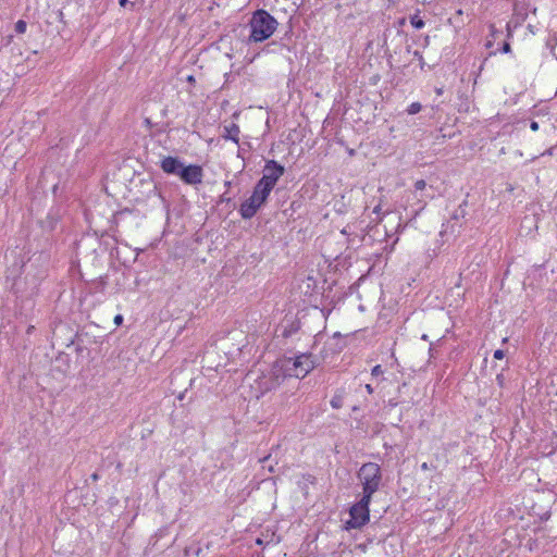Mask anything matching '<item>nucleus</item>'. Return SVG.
Returning a JSON list of instances; mask_svg holds the SVG:
<instances>
[{"label":"nucleus","mask_w":557,"mask_h":557,"mask_svg":"<svg viewBox=\"0 0 557 557\" xmlns=\"http://www.w3.org/2000/svg\"><path fill=\"white\" fill-rule=\"evenodd\" d=\"M160 168L166 174L178 176L185 184L198 185L202 183L203 170L198 164L185 165L176 157H164L160 162Z\"/></svg>","instance_id":"obj_1"},{"label":"nucleus","mask_w":557,"mask_h":557,"mask_svg":"<svg viewBox=\"0 0 557 557\" xmlns=\"http://www.w3.org/2000/svg\"><path fill=\"white\" fill-rule=\"evenodd\" d=\"M277 371L282 373L284 379L296 377L304 379L317 366L315 359L312 354H300L293 357H283L275 362Z\"/></svg>","instance_id":"obj_2"},{"label":"nucleus","mask_w":557,"mask_h":557,"mask_svg":"<svg viewBox=\"0 0 557 557\" xmlns=\"http://www.w3.org/2000/svg\"><path fill=\"white\" fill-rule=\"evenodd\" d=\"M278 22L265 10L259 9L252 13L249 21L250 42H262L269 39L277 29Z\"/></svg>","instance_id":"obj_3"},{"label":"nucleus","mask_w":557,"mask_h":557,"mask_svg":"<svg viewBox=\"0 0 557 557\" xmlns=\"http://www.w3.org/2000/svg\"><path fill=\"white\" fill-rule=\"evenodd\" d=\"M357 478L362 485V497L372 499L382 482L381 467L375 462H366L360 467Z\"/></svg>","instance_id":"obj_4"},{"label":"nucleus","mask_w":557,"mask_h":557,"mask_svg":"<svg viewBox=\"0 0 557 557\" xmlns=\"http://www.w3.org/2000/svg\"><path fill=\"white\" fill-rule=\"evenodd\" d=\"M271 191L255 185L252 195L246 199L239 208L240 216L245 220L253 218L258 210L264 205Z\"/></svg>","instance_id":"obj_5"},{"label":"nucleus","mask_w":557,"mask_h":557,"mask_svg":"<svg viewBox=\"0 0 557 557\" xmlns=\"http://www.w3.org/2000/svg\"><path fill=\"white\" fill-rule=\"evenodd\" d=\"M371 499L362 497L349 509V519L345 522L346 530L360 529L368 523L370 519L369 505Z\"/></svg>","instance_id":"obj_6"},{"label":"nucleus","mask_w":557,"mask_h":557,"mask_svg":"<svg viewBox=\"0 0 557 557\" xmlns=\"http://www.w3.org/2000/svg\"><path fill=\"white\" fill-rule=\"evenodd\" d=\"M284 172V166L278 164L275 160L267 161L263 176L257 182V185H261L264 189L272 191Z\"/></svg>","instance_id":"obj_7"},{"label":"nucleus","mask_w":557,"mask_h":557,"mask_svg":"<svg viewBox=\"0 0 557 557\" xmlns=\"http://www.w3.org/2000/svg\"><path fill=\"white\" fill-rule=\"evenodd\" d=\"M277 370L276 364L273 363L268 373H263L257 379L256 383L261 394L269 393L283 383L285 379Z\"/></svg>","instance_id":"obj_8"},{"label":"nucleus","mask_w":557,"mask_h":557,"mask_svg":"<svg viewBox=\"0 0 557 557\" xmlns=\"http://www.w3.org/2000/svg\"><path fill=\"white\" fill-rule=\"evenodd\" d=\"M460 227L461 225L459 224V218L457 214H454L450 221H448L446 224H443L441 236H444L446 234L456 235L459 233Z\"/></svg>","instance_id":"obj_9"},{"label":"nucleus","mask_w":557,"mask_h":557,"mask_svg":"<svg viewBox=\"0 0 557 557\" xmlns=\"http://www.w3.org/2000/svg\"><path fill=\"white\" fill-rule=\"evenodd\" d=\"M224 131H225V135H223V137L225 139H230V140L238 144L240 129L237 124L232 123L230 126H225Z\"/></svg>","instance_id":"obj_10"},{"label":"nucleus","mask_w":557,"mask_h":557,"mask_svg":"<svg viewBox=\"0 0 557 557\" xmlns=\"http://www.w3.org/2000/svg\"><path fill=\"white\" fill-rule=\"evenodd\" d=\"M410 24L417 29H421L425 25L424 21L418 14L410 17Z\"/></svg>","instance_id":"obj_11"},{"label":"nucleus","mask_w":557,"mask_h":557,"mask_svg":"<svg viewBox=\"0 0 557 557\" xmlns=\"http://www.w3.org/2000/svg\"><path fill=\"white\" fill-rule=\"evenodd\" d=\"M422 109V106L420 102H412L408 108H407V112L408 114L410 115H413V114H417L421 111Z\"/></svg>","instance_id":"obj_12"},{"label":"nucleus","mask_w":557,"mask_h":557,"mask_svg":"<svg viewBox=\"0 0 557 557\" xmlns=\"http://www.w3.org/2000/svg\"><path fill=\"white\" fill-rule=\"evenodd\" d=\"M26 27H27L26 22L23 20H20L15 24V32L17 34H24L26 32Z\"/></svg>","instance_id":"obj_13"},{"label":"nucleus","mask_w":557,"mask_h":557,"mask_svg":"<svg viewBox=\"0 0 557 557\" xmlns=\"http://www.w3.org/2000/svg\"><path fill=\"white\" fill-rule=\"evenodd\" d=\"M343 405V400L341 397H333L331 399V406L334 408V409H339Z\"/></svg>","instance_id":"obj_14"},{"label":"nucleus","mask_w":557,"mask_h":557,"mask_svg":"<svg viewBox=\"0 0 557 557\" xmlns=\"http://www.w3.org/2000/svg\"><path fill=\"white\" fill-rule=\"evenodd\" d=\"M426 186V182L424 180H418L416 183H414V189L416 190H423Z\"/></svg>","instance_id":"obj_15"},{"label":"nucleus","mask_w":557,"mask_h":557,"mask_svg":"<svg viewBox=\"0 0 557 557\" xmlns=\"http://www.w3.org/2000/svg\"><path fill=\"white\" fill-rule=\"evenodd\" d=\"M371 374L373 376H379V375L383 374L382 367L380 364H376L375 367H373L372 370H371Z\"/></svg>","instance_id":"obj_16"},{"label":"nucleus","mask_w":557,"mask_h":557,"mask_svg":"<svg viewBox=\"0 0 557 557\" xmlns=\"http://www.w3.org/2000/svg\"><path fill=\"white\" fill-rule=\"evenodd\" d=\"M503 53H509L511 51V46L509 42H504L500 49Z\"/></svg>","instance_id":"obj_17"},{"label":"nucleus","mask_w":557,"mask_h":557,"mask_svg":"<svg viewBox=\"0 0 557 557\" xmlns=\"http://www.w3.org/2000/svg\"><path fill=\"white\" fill-rule=\"evenodd\" d=\"M504 356H505V354H504V350H502V349H497V350L494 351V358L495 359L500 360V359L504 358Z\"/></svg>","instance_id":"obj_18"},{"label":"nucleus","mask_w":557,"mask_h":557,"mask_svg":"<svg viewBox=\"0 0 557 557\" xmlns=\"http://www.w3.org/2000/svg\"><path fill=\"white\" fill-rule=\"evenodd\" d=\"M413 55L417 58V60H419V61H420V65H421V67H423V65H424V60H423L422 54H421L419 51H414V52H413Z\"/></svg>","instance_id":"obj_19"},{"label":"nucleus","mask_w":557,"mask_h":557,"mask_svg":"<svg viewBox=\"0 0 557 557\" xmlns=\"http://www.w3.org/2000/svg\"><path fill=\"white\" fill-rule=\"evenodd\" d=\"M490 32H491V36L492 37H495L499 32L496 29L495 25H490Z\"/></svg>","instance_id":"obj_20"},{"label":"nucleus","mask_w":557,"mask_h":557,"mask_svg":"<svg viewBox=\"0 0 557 557\" xmlns=\"http://www.w3.org/2000/svg\"><path fill=\"white\" fill-rule=\"evenodd\" d=\"M539 123L536 121H531L530 123V128L533 131V132H536L539 129Z\"/></svg>","instance_id":"obj_21"},{"label":"nucleus","mask_w":557,"mask_h":557,"mask_svg":"<svg viewBox=\"0 0 557 557\" xmlns=\"http://www.w3.org/2000/svg\"><path fill=\"white\" fill-rule=\"evenodd\" d=\"M122 322H123V317H122V314H117V315H115V318H114V323H115L116 325H120V324H122Z\"/></svg>","instance_id":"obj_22"},{"label":"nucleus","mask_w":557,"mask_h":557,"mask_svg":"<svg viewBox=\"0 0 557 557\" xmlns=\"http://www.w3.org/2000/svg\"><path fill=\"white\" fill-rule=\"evenodd\" d=\"M496 381H497L498 385L503 386V384H504V375L502 373L497 374Z\"/></svg>","instance_id":"obj_23"},{"label":"nucleus","mask_w":557,"mask_h":557,"mask_svg":"<svg viewBox=\"0 0 557 557\" xmlns=\"http://www.w3.org/2000/svg\"><path fill=\"white\" fill-rule=\"evenodd\" d=\"M296 331H297V327H293L290 331H286V330H285V331H284V333H283V335H284L285 337H287V336H289L293 332H296Z\"/></svg>","instance_id":"obj_24"},{"label":"nucleus","mask_w":557,"mask_h":557,"mask_svg":"<svg viewBox=\"0 0 557 557\" xmlns=\"http://www.w3.org/2000/svg\"><path fill=\"white\" fill-rule=\"evenodd\" d=\"M373 213H375V214H377V215L381 213V206H380V205H377V206H375V207H374V209H373Z\"/></svg>","instance_id":"obj_25"},{"label":"nucleus","mask_w":557,"mask_h":557,"mask_svg":"<svg viewBox=\"0 0 557 557\" xmlns=\"http://www.w3.org/2000/svg\"><path fill=\"white\" fill-rule=\"evenodd\" d=\"M35 330V326L34 325H29L26 330V334L30 335Z\"/></svg>","instance_id":"obj_26"},{"label":"nucleus","mask_w":557,"mask_h":557,"mask_svg":"<svg viewBox=\"0 0 557 557\" xmlns=\"http://www.w3.org/2000/svg\"><path fill=\"white\" fill-rule=\"evenodd\" d=\"M366 389L369 394H372L373 393V387L370 385V384H367L366 385Z\"/></svg>","instance_id":"obj_27"},{"label":"nucleus","mask_w":557,"mask_h":557,"mask_svg":"<svg viewBox=\"0 0 557 557\" xmlns=\"http://www.w3.org/2000/svg\"><path fill=\"white\" fill-rule=\"evenodd\" d=\"M128 3V0H119V4L121 7H125Z\"/></svg>","instance_id":"obj_28"},{"label":"nucleus","mask_w":557,"mask_h":557,"mask_svg":"<svg viewBox=\"0 0 557 557\" xmlns=\"http://www.w3.org/2000/svg\"><path fill=\"white\" fill-rule=\"evenodd\" d=\"M421 469L425 471V470H429V469H430V467H429V465H428L426 462H423V463L421 465Z\"/></svg>","instance_id":"obj_29"},{"label":"nucleus","mask_w":557,"mask_h":557,"mask_svg":"<svg viewBox=\"0 0 557 557\" xmlns=\"http://www.w3.org/2000/svg\"><path fill=\"white\" fill-rule=\"evenodd\" d=\"M436 94H437L438 96H441V95L443 94V89H442V88H437V89H436Z\"/></svg>","instance_id":"obj_30"},{"label":"nucleus","mask_w":557,"mask_h":557,"mask_svg":"<svg viewBox=\"0 0 557 557\" xmlns=\"http://www.w3.org/2000/svg\"><path fill=\"white\" fill-rule=\"evenodd\" d=\"M342 233H343V234H348V226H347V227H345V228H343Z\"/></svg>","instance_id":"obj_31"},{"label":"nucleus","mask_w":557,"mask_h":557,"mask_svg":"<svg viewBox=\"0 0 557 557\" xmlns=\"http://www.w3.org/2000/svg\"><path fill=\"white\" fill-rule=\"evenodd\" d=\"M492 45H493V44H492V41H491V40H488V41H487V44H486V47H487V48H491V47H492Z\"/></svg>","instance_id":"obj_32"},{"label":"nucleus","mask_w":557,"mask_h":557,"mask_svg":"<svg viewBox=\"0 0 557 557\" xmlns=\"http://www.w3.org/2000/svg\"><path fill=\"white\" fill-rule=\"evenodd\" d=\"M231 184H232V183H231L230 181H226V182L224 183V185H225L226 187H230V186H231Z\"/></svg>","instance_id":"obj_33"},{"label":"nucleus","mask_w":557,"mask_h":557,"mask_svg":"<svg viewBox=\"0 0 557 557\" xmlns=\"http://www.w3.org/2000/svg\"><path fill=\"white\" fill-rule=\"evenodd\" d=\"M194 81H195L194 76H191V75L188 76V82H194Z\"/></svg>","instance_id":"obj_34"},{"label":"nucleus","mask_w":557,"mask_h":557,"mask_svg":"<svg viewBox=\"0 0 557 557\" xmlns=\"http://www.w3.org/2000/svg\"><path fill=\"white\" fill-rule=\"evenodd\" d=\"M91 478H92V480H97V479H98V475H97L96 473H94V474L91 475Z\"/></svg>","instance_id":"obj_35"},{"label":"nucleus","mask_w":557,"mask_h":557,"mask_svg":"<svg viewBox=\"0 0 557 557\" xmlns=\"http://www.w3.org/2000/svg\"><path fill=\"white\" fill-rule=\"evenodd\" d=\"M256 543H257L258 545H261V544H262V541H261L260 539H257Z\"/></svg>","instance_id":"obj_36"},{"label":"nucleus","mask_w":557,"mask_h":557,"mask_svg":"<svg viewBox=\"0 0 557 557\" xmlns=\"http://www.w3.org/2000/svg\"><path fill=\"white\" fill-rule=\"evenodd\" d=\"M422 339L426 341L428 339V335H422Z\"/></svg>","instance_id":"obj_37"},{"label":"nucleus","mask_w":557,"mask_h":557,"mask_svg":"<svg viewBox=\"0 0 557 557\" xmlns=\"http://www.w3.org/2000/svg\"><path fill=\"white\" fill-rule=\"evenodd\" d=\"M178 398H180V399H183V398H184V394H181V395L178 396Z\"/></svg>","instance_id":"obj_38"}]
</instances>
